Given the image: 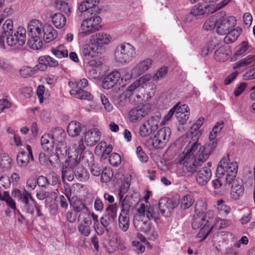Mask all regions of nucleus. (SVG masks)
Segmentation results:
<instances>
[{"mask_svg":"<svg viewBox=\"0 0 255 255\" xmlns=\"http://www.w3.org/2000/svg\"><path fill=\"white\" fill-rule=\"evenodd\" d=\"M216 145L215 142L209 144L208 147H211L210 151L206 146H202L195 140L190 141L183 151L179 155L177 162L182 165L183 169L187 172L193 173L208 158L210 152Z\"/></svg>","mask_w":255,"mask_h":255,"instance_id":"obj_1","label":"nucleus"},{"mask_svg":"<svg viewBox=\"0 0 255 255\" xmlns=\"http://www.w3.org/2000/svg\"><path fill=\"white\" fill-rule=\"evenodd\" d=\"M137 209V214L133 218V225L137 230L144 232L145 234L149 233L151 229L150 220L158 224L161 220L157 212L158 208H151L144 203L139 204Z\"/></svg>","mask_w":255,"mask_h":255,"instance_id":"obj_2","label":"nucleus"},{"mask_svg":"<svg viewBox=\"0 0 255 255\" xmlns=\"http://www.w3.org/2000/svg\"><path fill=\"white\" fill-rule=\"evenodd\" d=\"M238 171V165L236 162H229L228 157H224L221 160L216 169V175L218 178L226 176L227 183L231 184L235 179Z\"/></svg>","mask_w":255,"mask_h":255,"instance_id":"obj_3","label":"nucleus"},{"mask_svg":"<svg viewBox=\"0 0 255 255\" xmlns=\"http://www.w3.org/2000/svg\"><path fill=\"white\" fill-rule=\"evenodd\" d=\"M212 220V219L206 215L200 214L194 215L192 227L195 230L200 228L197 237L200 238L201 240L206 238L213 228L211 224Z\"/></svg>","mask_w":255,"mask_h":255,"instance_id":"obj_4","label":"nucleus"},{"mask_svg":"<svg viewBox=\"0 0 255 255\" xmlns=\"http://www.w3.org/2000/svg\"><path fill=\"white\" fill-rule=\"evenodd\" d=\"M230 1V0H223L215 6L213 5L206 6L199 3L191 8L190 14L186 18V20L188 22L191 21L192 19L190 18L191 16H194L196 18H199L200 16H203L205 14L213 13L226 5Z\"/></svg>","mask_w":255,"mask_h":255,"instance_id":"obj_5","label":"nucleus"},{"mask_svg":"<svg viewBox=\"0 0 255 255\" xmlns=\"http://www.w3.org/2000/svg\"><path fill=\"white\" fill-rule=\"evenodd\" d=\"M88 85V81L85 78L82 79L78 82H69V85L72 88L70 91V95L77 99L88 101L92 100L93 96L89 92L83 90L87 87Z\"/></svg>","mask_w":255,"mask_h":255,"instance_id":"obj_6","label":"nucleus"},{"mask_svg":"<svg viewBox=\"0 0 255 255\" xmlns=\"http://www.w3.org/2000/svg\"><path fill=\"white\" fill-rule=\"evenodd\" d=\"M135 55V51L134 47L128 43L119 45L115 51L116 60L121 63L130 62Z\"/></svg>","mask_w":255,"mask_h":255,"instance_id":"obj_7","label":"nucleus"},{"mask_svg":"<svg viewBox=\"0 0 255 255\" xmlns=\"http://www.w3.org/2000/svg\"><path fill=\"white\" fill-rule=\"evenodd\" d=\"M101 21L102 19L99 16H94L84 19L81 25V34L85 36L99 30L101 28Z\"/></svg>","mask_w":255,"mask_h":255,"instance_id":"obj_8","label":"nucleus"},{"mask_svg":"<svg viewBox=\"0 0 255 255\" xmlns=\"http://www.w3.org/2000/svg\"><path fill=\"white\" fill-rule=\"evenodd\" d=\"M5 40L8 46L18 48L24 44L26 41V30L22 26H19L13 33L5 36Z\"/></svg>","mask_w":255,"mask_h":255,"instance_id":"obj_9","label":"nucleus"},{"mask_svg":"<svg viewBox=\"0 0 255 255\" xmlns=\"http://www.w3.org/2000/svg\"><path fill=\"white\" fill-rule=\"evenodd\" d=\"M237 23L235 17L222 16L217 19L216 32L221 35H225L235 27Z\"/></svg>","mask_w":255,"mask_h":255,"instance_id":"obj_10","label":"nucleus"},{"mask_svg":"<svg viewBox=\"0 0 255 255\" xmlns=\"http://www.w3.org/2000/svg\"><path fill=\"white\" fill-rule=\"evenodd\" d=\"M171 134L170 129L163 127L158 130L152 139L153 146L156 149L163 148L168 142Z\"/></svg>","mask_w":255,"mask_h":255,"instance_id":"obj_11","label":"nucleus"},{"mask_svg":"<svg viewBox=\"0 0 255 255\" xmlns=\"http://www.w3.org/2000/svg\"><path fill=\"white\" fill-rule=\"evenodd\" d=\"M150 109V105L148 103L132 108L129 111L128 114V118L129 121L135 123L141 121L148 114Z\"/></svg>","mask_w":255,"mask_h":255,"instance_id":"obj_12","label":"nucleus"},{"mask_svg":"<svg viewBox=\"0 0 255 255\" xmlns=\"http://www.w3.org/2000/svg\"><path fill=\"white\" fill-rule=\"evenodd\" d=\"M179 204L178 200L168 198H162L158 202V209L160 214L164 217L170 215L171 212Z\"/></svg>","mask_w":255,"mask_h":255,"instance_id":"obj_13","label":"nucleus"},{"mask_svg":"<svg viewBox=\"0 0 255 255\" xmlns=\"http://www.w3.org/2000/svg\"><path fill=\"white\" fill-rule=\"evenodd\" d=\"M129 207L128 205L122 204L121 210L118 218V227L123 232L128 231L129 226Z\"/></svg>","mask_w":255,"mask_h":255,"instance_id":"obj_14","label":"nucleus"},{"mask_svg":"<svg viewBox=\"0 0 255 255\" xmlns=\"http://www.w3.org/2000/svg\"><path fill=\"white\" fill-rule=\"evenodd\" d=\"M117 207L114 205H109L106 213L100 218V222L104 228H107L113 223L117 217Z\"/></svg>","mask_w":255,"mask_h":255,"instance_id":"obj_15","label":"nucleus"},{"mask_svg":"<svg viewBox=\"0 0 255 255\" xmlns=\"http://www.w3.org/2000/svg\"><path fill=\"white\" fill-rule=\"evenodd\" d=\"M121 75L118 71L113 72L109 74L104 79L102 83L103 88L110 89L114 87L116 85H121L123 79H121Z\"/></svg>","mask_w":255,"mask_h":255,"instance_id":"obj_16","label":"nucleus"},{"mask_svg":"<svg viewBox=\"0 0 255 255\" xmlns=\"http://www.w3.org/2000/svg\"><path fill=\"white\" fill-rule=\"evenodd\" d=\"M26 151L21 150L17 155V162L18 165L22 167H26L30 161L33 160V156L31 146L29 145L26 146Z\"/></svg>","mask_w":255,"mask_h":255,"instance_id":"obj_17","label":"nucleus"},{"mask_svg":"<svg viewBox=\"0 0 255 255\" xmlns=\"http://www.w3.org/2000/svg\"><path fill=\"white\" fill-rule=\"evenodd\" d=\"M74 162V175L76 179L80 182L87 181L89 178V173L88 170L84 167L80 161L73 158Z\"/></svg>","mask_w":255,"mask_h":255,"instance_id":"obj_18","label":"nucleus"},{"mask_svg":"<svg viewBox=\"0 0 255 255\" xmlns=\"http://www.w3.org/2000/svg\"><path fill=\"white\" fill-rule=\"evenodd\" d=\"M232 182L230 196L233 200L237 201L242 198L244 194V184L241 179L234 180Z\"/></svg>","mask_w":255,"mask_h":255,"instance_id":"obj_19","label":"nucleus"},{"mask_svg":"<svg viewBox=\"0 0 255 255\" xmlns=\"http://www.w3.org/2000/svg\"><path fill=\"white\" fill-rule=\"evenodd\" d=\"M44 25L39 20L32 19L29 23L27 26V33L28 36L42 37Z\"/></svg>","mask_w":255,"mask_h":255,"instance_id":"obj_20","label":"nucleus"},{"mask_svg":"<svg viewBox=\"0 0 255 255\" xmlns=\"http://www.w3.org/2000/svg\"><path fill=\"white\" fill-rule=\"evenodd\" d=\"M100 138L101 132L97 128L90 129L85 133L84 141L87 145H95L100 140Z\"/></svg>","mask_w":255,"mask_h":255,"instance_id":"obj_21","label":"nucleus"},{"mask_svg":"<svg viewBox=\"0 0 255 255\" xmlns=\"http://www.w3.org/2000/svg\"><path fill=\"white\" fill-rule=\"evenodd\" d=\"M112 40L110 34L105 32H99L93 35L90 39V42L94 43L98 47L108 44Z\"/></svg>","mask_w":255,"mask_h":255,"instance_id":"obj_22","label":"nucleus"},{"mask_svg":"<svg viewBox=\"0 0 255 255\" xmlns=\"http://www.w3.org/2000/svg\"><path fill=\"white\" fill-rule=\"evenodd\" d=\"M152 64V60L150 58H146L140 61L133 68V74L135 76H139L147 71Z\"/></svg>","mask_w":255,"mask_h":255,"instance_id":"obj_23","label":"nucleus"},{"mask_svg":"<svg viewBox=\"0 0 255 255\" xmlns=\"http://www.w3.org/2000/svg\"><path fill=\"white\" fill-rule=\"evenodd\" d=\"M92 220L94 223L98 222V216L94 212H90L88 209L79 213L78 216L79 223L92 224Z\"/></svg>","mask_w":255,"mask_h":255,"instance_id":"obj_24","label":"nucleus"},{"mask_svg":"<svg viewBox=\"0 0 255 255\" xmlns=\"http://www.w3.org/2000/svg\"><path fill=\"white\" fill-rule=\"evenodd\" d=\"M212 176L211 169L207 167H203L197 173L196 180L197 183L201 185L206 184Z\"/></svg>","mask_w":255,"mask_h":255,"instance_id":"obj_25","label":"nucleus"},{"mask_svg":"<svg viewBox=\"0 0 255 255\" xmlns=\"http://www.w3.org/2000/svg\"><path fill=\"white\" fill-rule=\"evenodd\" d=\"M98 47L93 42L84 45L82 49V54L84 60H89L97 56Z\"/></svg>","mask_w":255,"mask_h":255,"instance_id":"obj_26","label":"nucleus"},{"mask_svg":"<svg viewBox=\"0 0 255 255\" xmlns=\"http://www.w3.org/2000/svg\"><path fill=\"white\" fill-rule=\"evenodd\" d=\"M13 21L11 19L6 20L3 23L2 25V34L0 36V46L2 48H5V36L9 35L10 33H13V32H14L13 29Z\"/></svg>","mask_w":255,"mask_h":255,"instance_id":"obj_27","label":"nucleus"},{"mask_svg":"<svg viewBox=\"0 0 255 255\" xmlns=\"http://www.w3.org/2000/svg\"><path fill=\"white\" fill-rule=\"evenodd\" d=\"M12 196L17 199L18 202L21 204L27 200H30L31 202H34V198L31 194L24 189L23 191L15 188L12 190Z\"/></svg>","mask_w":255,"mask_h":255,"instance_id":"obj_28","label":"nucleus"},{"mask_svg":"<svg viewBox=\"0 0 255 255\" xmlns=\"http://www.w3.org/2000/svg\"><path fill=\"white\" fill-rule=\"evenodd\" d=\"M42 35L44 40L46 42L48 43L56 38L57 33L51 25L48 24H45Z\"/></svg>","mask_w":255,"mask_h":255,"instance_id":"obj_29","label":"nucleus"},{"mask_svg":"<svg viewBox=\"0 0 255 255\" xmlns=\"http://www.w3.org/2000/svg\"><path fill=\"white\" fill-rule=\"evenodd\" d=\"M85 149V146L84 144L82 138L75 140L71 146L69 147L71 154L74 153L73 157H77L79 154L82 153Z\"/></svg>","mask_w":255,"mask_h":255,"instance_id":"obj_30","label":"nucleus"},{"mask_svg":"<svg viewBox=\"0 0 255 255\" xmlns=\"http://www.w3.org/2000/svg\"><path fill=\"white\" fill-rule=\"evenodd\" d=\"M55 153L58 158H61L67 155L69 158L73 157L69 149H68L65 141L58 142L55 149Z\"/></svg>","mask_w":255,"mask_h":255,"instance_id":"obj_31","label":"nucleus"},{"mask_svg":"<svg viewBox=\"0 0 255 255\" xmlns=\"http://www.w3.org/2000/svg\"><path fill=\"white\" fill-rule=\"evenodd\" d=\"M40 142L44 150L50 152L53 149L54 141L51 135L44 134L41 137Z\"/></svg>","mask_w":255,"mask_h":255,"instance_id":"obj_32","label":"nucleus"},{"mask_svg":"<svg viewBox=\"0 0 255 255\" xmlns=\"http://www.w3.org/2000/svg\"><path fill=\"white\" fill-rule=\"evenodd\" d=\"M242 32V29L237 27L233 28L230 30L226 35L224 38V41L226 44H230L234 42L238 38Z\"/></svg>","mask_w":255,"mask_h":255,"instance_id":"obj_33","label":"nucleus"},{"mask_svg":"<svg viewBox=\"0 0 255 255\" xmlns=\"http://www.w3.org/2000/svg\"><path fill=\"white\" fill-rule=\"evenodd\" d=\"M82 130L81 124L77 121H72L68 125L67 132L72 137L78 136Z\"/></svg>","mask_w":255,"mask_h":255,"instance_id":"obj_34","label":"nucleus"},{"mask_svg":"<svg viewBox=\"0 0 255 255\" xmlns=\"http://www.w3.org/2000/svg\"><path fill=\"white\" fill-rule=\"evenodd\" d=\"M52 22L57 28H62L66 24V18L61 13H57L51 16Z\"/></svg>","mask_w":255,"mask_h":255,"instance_id":"obj_35","label":"nucleus"},{"mask_svg":"<svg viewBox=\"0 0 255 255\" xmlns=\"http://www.w3.org/2000/svg\"><path fill=\"white\" fill-rule=\"evenodd\" d=\"M68 167L63 168L62 178L63 180L66 179L69 181H72L74 178V162L73 159L70 161Z\"/></svg>","mask_w":255,"mask_h":255,"instance_id":"obj_36","label":"nucleus"},{"mask_svg":"<svg viewBox=\"0 0 255 255\" xmlns=\"http://www.w3.org/2000/svg\"><path fill=\"white\" fill-rule=\"evenodd\" d=\"M110 245L112 248L113 251L117 250L124 251L127 247L125 242L120 236H116L113 238L110 242Z\"/></svg>","mask_w":255,"mask_h":255,"instance_id":"obj_37","label":"nucleus"},{"mask_svg":"<svg viewBox=\"0 0 255 255\" xmlns=\"http://www.w3.org/2000/svg\"><path fill=\"white\" fill-rule=\"evenodd\" d=\"M29 39L27 42L29 47L33 50H39L43 46L42 37L34 36H29Z\"/></svg>","mask_w":255,"mask_h":255,"instance_id":"obj_38","label":"nucleus"},{"mask_svg":"<svg viewBox=\"0 0 255 255\" xmlns=\"http://www.w3.org/2000/svg\"><path fill=\"white\" fill-rule=\"evenodd\" d=\"M216 208L219 214L222 216H227L231 211V208L225 204V201L223 199L217 201Z\"/></svg>","mask_w":255,"mask_h":255,"instance_id":"obj_39","label":"nucleus"},{"mask_svg":"<svg viewBox=\"0 0 255 255\" xmlns=\"http://www.w3.org/2000/svg\"><path fill=\"white\" fill-rule=\"evenodd\" d=\"M230 51L224 47H220L215 52V58L217 61L223 62L228 59Z\"/></svg>","mask_w":255,"mask_h":255,"instance_id":"obj_40","label":"nucleus"},{"mask_svg":"<svg viewBox=\"0 0 255 255\" xmlns=\"http://www.w3.org/2000/svg\"><path fill=\"white\" fill-rule=\"evenodd\" d=\"M195 202V199L193 195L187 194L184 196L181 202V208L183 210H186L189 208Z\"/></svg>","mask_w":255,"mask_h":255,"instance_id":"obj_41","label":"nucleus"},{"mask_svg":"<svg viewBox=\"0 0 255 255\" xmlns=\"http://www.w3.org/2000/svg\"><path fill=\"white\" fill-rule=\"evenodd\" d=\"M160 119V115L159 114H157L151 117L147 121L146 124L154 131L158 128Z\"/></svg>","mask_w":255,"mask_h":255,"instance_id":"obj_42","label":"nucleus"},{"mask_svg":"<svg viewBox=\"0 0 255 255\" xmlns=\"http://www.w3.org/2000/svg\"><path fill=\"white\" fill-rule=\"evenodd\" d=\"M53 140L55 142L63 141L66 136V133L63 129L61 128H55L53 131V134L51 135Z\"/></svg>","mask_w":255,"mask_h":255,"instance_id":"obj_43","label":"nucleus"},{"mask_svg":"<svg viewBox=\"0 0 255 255\" xmlns=\"http://www.w3.org/2000/svg\"><path fill=\"white\" fill-rule=\"evenodd\" d=\"M12 160L7 155H3L0 160V167L1 168V172L4 170H8L11 167Z\"/></svg>","mask_w":255,"mask_h":255,"instance_id":"obj_44","label":"nucleus"},{"mask_svg":"<svg viewBox=\"0 0 255 255\" xmlns=\"http://www.w3.org/2000/svg\"><path fill=\"white\" fill-rule=\"evenodd\" d=\"M86 3H87L86 5L88 11L89 13L92 14L98 13L100 10V9L97 6L99 3V0H87Z\"/></svg>","mask_w":255,"mask_h":255,"instance_id":"obj_45","label":"nucleus"},{"mask_svg":"<svg viewBox=\"0 0 255 255\" xmlns=\"http://www.w3.org/2000/svg\"><path fill=\"white\" fill-rule=\"evenodd\" d=\"M255 60L253 55H249L241 60L235 63L234 68H237L241 67H244L252 63Z\"/></svg>","mask_w":255,"mask_h":255,"instance_id":"obj_46","label":"nucleus"},{"mask_svg":"<svg viewBox=\"0 0 255 255\" xmlns=\"http://www.w3.org/2000/svg\"><path fill=\"white\" fill-rule=\"evenodd\" d=\"M168 72L167 67L163 66L160 68L152 77V81L158 82L164 78Z\"/></svg>","mask_w":255,"mask_h":255,"instance_id":"obj_47","label":"nucleus"},{"mask_svg":"<svg viewBox=\"0 0 255 255\" xmlns=\"http://www.w3.org/2000/svg\"><path fill=\"white\" fill-rule=\"evenodd\" d=\"M71 206L74 211L76 213H81L88 209L83 202L81 200H76L73 203L71 204Z\"/></svg>","mask_w":255,"mask_h":255,"instance_id":"obj_48","label":"nucleus"},{"mask_svg":"<svg viewBox=\"0 0 255 255\" xmlns=\"http://www.w3.org/2000/svg\"><path fill=\"white\" fill-rule=\"evenodd\" d=\"M52 53L57 58H62L67 57L68 52L67 50L64 49L62 45H60L51 49Z\"/></svg>","mask_w":255,"mask_h":255,"instance_id":"obj_49","label":"nucleus"},{"mask_svg":"<svg viewBox=\"0 0 255 255\" xmlns=\"http://www.w3.org/2000/svg\"><path fill=\"white\" fill-rule=\"evenodd\" d=\"M34 203H37L34 199V202H31L30 200H27L21 204L22 208L27 213L32 215L34 212Z\"/></svg>","mask_w":255,"mask_h":255,"instance_id":"obj_50","label":"nucleus"},{"mask_svg":"<svg viewBox=\"0 0 255 255\" xmlns=\"http://www.w3.org/2000/svg\"><path fill=\"white\" fill-rule=\"evenodd\" d=\"M91 225L79 223L78 225V231L81 235L85 237H88L91 232Z\"/></svg>","mask_w":255,"mask_h":255,"instance_id":"obj_51","label":"nucleus"},{"mask_svg":"<svg viewBox=\"0 0 255 255\" xmlns=\"http://www.w3.org/2000/svg\"><path fill=\"white\" fill-rule=\"evenodd\" d=\"M217 19L216 20L214 17H210L204 22L203 27L206 30H211L214 28H217Z\"/></svg>","mask_w":255,"mask_h":255,"instance_id":"obj_52","label":"nucleus"},{"mask_svg":"<svg viewBox=\"0 0 255 255\" xmlns=\"http://www.w3.org/2000/svg\"><path fill=\"white\" fill-rule=\"evenodd\" d=\"M153 131V130L146 123L142 124L139 128V134L143 137L148 136Z\"/></svg>","mask_w":255,"mask_h":255,"instance_id":"obj_53","label":"nucleus"},{"mask_svg":"<svg viewBox=\"0 0 255 255\" xmlns=\"http://www.w3.org/2000/svg\"><path fill=\"white\" fill-rule=\"evenodd\" d=\"M35 73V70L34 68L29 66L23 67L20 70V74L24 78H27L32 76Z\"/></svg>","mask_w":255,"mask_h":255,"instance_id":"obj_54","label":"nucleus"},{"mask_svg":"<svg viewBox=\"0 0 255 255\" xmlns=\"http://www.w3.org/2000/svg\"><path fill=\"white\" fill-rule=\"evenodd\" d=\"M109 162L114 166H117L121 163V156L117 153H113L109 157Z\"/></svg>","mask_w":255,"mask_h":255,"instance_id":"obj_55","label":"nucleus"},{"mask_svg":"<svg viewBox=\"0 0 255 255\" xmlns=\"http://www.w3.org/2000/svg\"><path fill=\"white\" fill-rule=\"evenodd\" d=\"M141 88H142L140 86V83L136 80L128 87L127 92L128 94H134L135 92L138 91Z\"/></svg>","mask_w":255,"mask_h":255,"instance_id":"obj_56","label":"nucleus"},{"mask_svg":"<svg viewBox=\"0 0 255 255\" xmlns=\"http://www.w3.org/2000/svg\"><path fill=\"white\" fill-rule=\"evenodd\" d=\"M101 174V180L103 182H108L110 181L113 175L112 170L110 169L107 168L103 170Z\"/></svg>","mask_w":255,"mask_h":255,"instance_id":"obj_57","label":"nucleus"},{"mask_svg":"<svg viewBox=\"0 0 255 255\" xmlns=\"http://www.w3.org/2000/svg\"><path fill=\"white\" fill-rule=\"evenodd\" d=\"M180 112H176L175 116L179 123L181 124H184L189 118V112L185 113H180Z\"/></svg>","mask_w":255,"mask_h":255,"instance_id":"obj_58","label":"nucleus"},{"mask_svg":"<svg viewBox=\"0 0 255 255\" xmlns=\"http://www.w3.org/2000/svg\"><path fill=\"white\" fill-rule=\"evenodd\" d=\"M101 100L103 105L104 106L105 110L110 112L112 111L113 108V105L110 103L108 98L104 95H101Z\"/></svg>","mask_w":255,"mask_h":255,"instance_id":"obj_59","label":"nucleus"},{"mask_svg":"<svg viewBox=\"0 0 255 255\" xmlns=\"http://www.w3.org/2000/svg\"><path fill=\"white\" fill-rule=\"evenodd\" d=\"M249 48L248 43L246 41L242 42L238 49L236 51L235 55L236 56H241L245 54Z\"/></svg>","mask_w":255,"mask_h":255,"instance_id":"obj_60","label":"nucleus"},{"mask_svg":"<svg viewBox=\"0 0 255 255\" xmlns=\"http://www.w3.org/2000/svg\"><path fill=\"white\" fill-rule=\"evenodd\" d=\"M136 152L139 160L142 162H146L148 160V157L143 152L141 146H138L136 147Z\"/></svg>","mask_w":255,"mask_h":255,"instance_id":"obj_61","label":"nucleus"},{"mask_svg":"<svg viewBox=\"0 0 255 255\" xmlns=\"http://www.w3.org/2000/svg\"><path fill=\"white\" fill-rule=\"evenodd\" d=\"M43 56H41L38 59V64H37L35 67H34V69L35 70V73L38 70L40 71H45L47 68V65L46 64V62L44 60V59H42Z\"/></svg>","mask_w":255,"mask_h":255,"instance_id":"obj_62","label":"nucleus"},{"mask_svg":"<svg viewBox=\"0 0 255 255\" xmlns=\"http://www.w3.org/2000/svg\"><path fill=\"white\" fill-rule=\"evenodd\" d=\"M42 59H44L47 66L56 67L58 65V62L56 60L48 55L43 56Z\"/></svg>","mask_w":255,"mask_h":255,"instance_id":"obj_63","label":"nucleus"},{"mask_svg":"<svg viewBox=\"0 0 255 255\" xmlns=\"http://www.w3.org/2000/svg\"><path fill=\"white\" fill-rule=\"evenodd\" d=\"M65 217L66 220L70 223L76 222L77 219H78L77 214L74 213L72 210L68 211L65 214Z\"/></svg>","mask_w":255,"mask_h":255,"instance_id":"obj_64","label":"nucleus"}]
</instances>
